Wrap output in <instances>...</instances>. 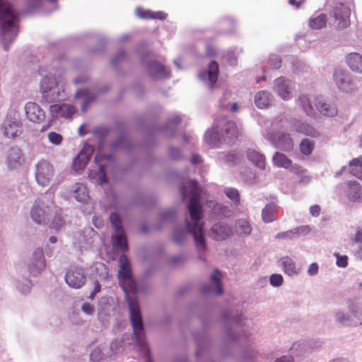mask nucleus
I'll return each mask as SVG.
<instances>
[{
  "instance_id": "f257e3e1",
  "label": "nucleus",
  "mask_w": 362,
  "mask_h": 362,
  "mask_svg": "<svg viewBox=\"0 0 362 362\" xmlns=\"http://www.w3.org/2000/svg\"><path fill=\"white\" fill-rule=\"evenodd\" d=\"M187 189L190 194V200L187 206L191 221L185 219V228H182L178 226L175 227L173 233V240L177 244H181L186 240L188 234H191L193 237L194 242L199 255V258H202V255L207 250L206 245L204 225L201 223L202 217L201 200L204 199L205 191L199 187L196 180H189L187 183V187L182 185L180 187V192L183 199L187 197Z\"/></svg>"
},
{
  "instance_id": "f03ea898",
  "label": "nucleus",
  "mask_w": 362,
  "mask_h": 362,
  "mask_svg": "<svg viewBox=\"0 0 362 362\" xmlns=\"http://www.w3.org/2000/svg\"><path fill=\"white\" fill-rule=\"evenodd\" d=\"M119 269L118 278L120 286L124 291L128 303L130 320L134 329L136 341L141 354L147 358L146 362H151L150 351L143 337L144 327L140 313V308L135 295L138 292L137 284L132 275L130 262L126 255H121L119 259Z\"/></svg>"
},
{
  "instance_id": "7ed1b4c3",
  "label": "nucleus",
  "mask_w": 362,
  "mask_h": 362,
  "mask_svg": "<svg viewBox=\"0 0 362 362\" xmlns=\"http://www.w3.org/2000/svg\"><path fill=\"white\" fill-rule=\"evenodd\" d=\"M240 135V129L233 121L226 119L215 121L213 127L206 132L204 141L212 148L220 146L222 141L230 144Z\"/></svg>"
},
{
  "instance_id": "20e7f679",
  "label": "nucleus",
  "mask_w": 362,
  "mask_h": 362,
  "mask_svg": "<svg viewBox=\"0 0 362 362\" xmlns=\"http://www.w3.org/2000/svg\"><path fill=\"white\" fill-rule=\"evenodd\" d=\"M18 17L13 10L12 5L0 0V29L1 40L5 50L8 49V45L18 34L16 25Z\"/></svg>"
},
{
  "instance_id": "39448f33",
  "label": "nucleus",
  "mask_w": 362,
  "mask_h": 362,
  "mask_svg": "<svg viewBox=\"0 0 362 362\" xmlns=\"http://www.w3.org/2000/svg\"><path fill=\"white\" fill-rule=\"evenodd\" d=\"M39 74L42 78L40 81L41 90H52L55 88H64V71L60 66L59 60L54 61L52 67L40 68Z\"/></svg>"
},
{
  "instance_id": "423d86ee",
  "label": "nucleus",
  "mask_w": 362,
  "mask_h": 362,
  "mask_svg": "<svg viewBox=\"0 0 362 362\" xmlns=\"http://www.w3.org/2000/svg\"><path fill=\"white\" fill-rule=\"evenodd\" d=\"M54 213L55 205L52 200L39 199L35 202L30 209V217L38 225L48 224Z\"/></svg>"
},
{
  "instance_id": "0eeeda50",
  "label": "nucleus",
  "mask_w": 362,
  "mask_h": 362,
  "mask_svg": "<svg viewBox=\"0 0 362 362\" xmlns=\"http://www.w3.org/2000/svg\"><path fill=\"white\" fill-rule=\"evenodd\" d=\"M110 221L114 230V233L112 235V244L113 247L121 251H127L128 250V243L121 217L117 213L113 212L110 215Z\"/></svg>"
},
{
  "instance_id": "6e6552de",
  "label": "nucleus",
  "mask_w": 362,
  "mask_h": 362,
  "mask_svg": "<svg viewBox=\"0 0 362 362\" xmlns=\"http://www.w3.org/2000/svg\"><path fill=\"white\" fill-rule=\"evenodd\" d=\"M100 241L98 234L91 228L76 232L74 235V245L81 251L95 247Z\"/></svg>"
},
{
  "instance_id": "1a4fd4ad",
  "label": "nucleus",
  "mask_w": 362,
  "mask_h": 362,
  "mask_svg": "<svg viewBox=\"0 0 362 362\" xmlns=\"http://www.w3.org/2000/svg\"><path fill=\"white\" fill-rule=\"evenodd\" d=\"M3 135L8 139H15L22 133V123L16 113L8 114L0 127Z\"/></svg>"
},
{
  "instance_id": "9d476101",
  "label": "nucleus",
  "mask_w": 362,
  "mask_h": 362,
  "mask_svg": "<svg viewBox=\"0 0 362 362\" xmlns=\"http://www.w3.org/2000/svg\"><path fill=\"white\" fill-rule=\"evenodd\" d=\"M351 10L343 4L337 6L330 12L332 25L337 30H342L350 25Z\"/></svg>"
},
{
  "instance_id": "9b49d317",
  "label": "nucleus",
  "mask_w": 362,
  "mask_h": 362,
  "mask_svg": "<svg viewBox=\"0 0 362 362\" xmlns=\"http://www.w3.org/2000/svg\"><path fill=\"white\" fill-rule=\"evenodd\" d=\"M54 173L53 166L49 162L42 160L35 165V176L37 183L42 186H47Z\"/></svg>"
},
{
  "instance_id": "f8f14e48",
  "label": "nucleus",
  "mask_w": 362,
  "mask_h": 362,
  "mask_svg": "<svg viewBox=\"0 0 362 362\" xmlns=\"http://www.w3.org/2000/svg\"><path fill=\"white\" fill-rule=\"evenodd\" d=\"M46 267V259L42 248H35L27 263V268L29 273L36 276L40 274Z\"/></svg>"
},
{
  "instance_id": "ddd939ff",
  "label": "nucleus",
  "mask_w": 362,
  "mask_h": 362,
  "mask_svg": "<svg viewBox=\"0 0 362 362\" xmlns=\"http://www.w3.org/2000/svg\"><path fill=\"white\" fill-rule=\"evenodd\" d=\"M112 160V155H103L100 153L96 154L95 157V162L98 165V170H91L88 174V177L93 183L102 185L107 182L105 165L102 164V162L103 160L110 161Z\"/></svg>"
},
{
  "instance_id": "4468645a",
  "label": "nucleus",
  "mask_w": 362,
  "mask_h": 362,
  "mask_svg": "<svg viewBox=\"0 0 362 362\" xmlns=\"http://www.w3.org/2000/svg\"><path fill=\"white\" fill-rule=\"evenodd\" d=\"M64 279L69 286L78 289L84 285L86 281V276L82 267L71 266L67 269Z\"/></svg>"
},
{
  "instance_id": "2eb2a0df",
  "label": "nucleus",
  "mask_w": 362,
  "mask_h": 362,
  "mask_svg": "<svg viewBox=\"0 0 362 362\" xmlns=\"http://www.w3.org/2000/svg\"><path fill=\"white\" fill-rule=\"evenodd\" d=\"M49 112L52 118L71 119L76 114V107L67 103L54 104L49 106Z\"/></svg>"
},
{
  "instance_id": "dca6fc26",
  "label": "nucleus",
  "mask_w": 362,
  "mask_h": 362,
  "mask_svg": "<svg viewBox=\"0 0 362 362\" xmlns=\"http://www.w3.org/2000/svg\"><path fill=\"white\" fill-rule=\"evenodd\" d=\"M219 73L218 64L215 61H211L206 71H202L199 74V79L204 82L209 88H213L217 81Z\"/></svg>"
},
{
  "instance_id": "f3484780",
  "label": "nucleus",
  "mask_w": 362,
  "mask_h": 362,
  "mask_svg": "<svg viewBox=\"0 0 362 362\" xmlns=\"http://www.w3.org/2000/svg\"><path fill=\"white\" fill-rule=\"evenodd\" d=\"M26 118L31 122L41 124L45 122V111L35 103L29 102L25 105Z\"/></svg>"
},
{
  "instance_id": "a211bd4d",
  "label": "nucleus",
  "mask_w": 362,
  "mask_h": 362,
  "mask_svg": "<svg viewBox=\"0 0 362 362\" xmlns=\"http://www.w3.org/2000/svg\"><path fill=\"white\" fill-rule=\"evenodd\" d=\"M23 152L18 146L11 147L6 154V165L10 170H16L23 164Z\"/></svg>"
},
{
  "instance_id": "6ab92c4d",
  "label": "nucleus",
  "mask_w": 362,
  "mask_h": 362,
  "mask_svg": "<svg viewBox=\"0 0 362 362\" xmlns=\"http://www.w3.org/2000/svg\"><path fill=\"white\" fill-rule=\"evenodd\" d=\"M146 68L148 74L153 79H165L170 76V69L156 60L150 62Z\"/></svg>"
},
{
  "instance_id": "aec40b11",
  "label": "nucleus",
  "mask_w": 362,
  "mask_h": 362,
  "mask_svg": "<svg viewBox=\"0 0 362 362\" xmlns=\"http://www.w3.org/2000/svg\"><path fill=\"white\" fill-rule=\"evenodd\" d=\"M93 151V146L86 144L73 162L74 170L78 171L83 169L90 160Z\"/></svg>"
},
{
  "instance_id": "412c9836",
  "label": "nucleus",
  "mask_w": 362,
  "mask_h": 362,
  "mask_svg": "<svg viewBox=\"0 0 362 362\" xmlns=\"http://www.w3.org/2000/svg\"><path fill=\"white\" fill-rule=\"evenodd\" d=\"M232 235L231 228L226 223H218L211 228L210 236L216 241L224 240Z\"/></svg>"
},
{
  "instance_id": "4be33fe9",
  "label": "nucleus",
  "mask_w": 362,
  "mask_h": 362,
  "mask_svg": "<svg viewBox=\"0 0 362 362\" xmlns=\"http://www.w3.org/2000/svg\"><path fill=\"white\" fill-rule=\"evenodd\" d=\"M266 138L269 139L276 148L280 150L289 151L293 148V141L288 134L279 133L275 136L267 134Z\"/></svg>"
},
{
  "instance_id": "5701e85b",
  "label": "nucleus",
  "mask_w": 362,
  "mask_h": 362,
  "mask_svg": "<svg viewBox=\"0 0 362 362\" xmlns=\"http://www.w3.org/2000/svg\"><path fill=\"white\" fill-rule=\"evenodd\" d=\"M334 79L340 90H345L351 88V76L346 69L341 68L337 69L334 74Z\"/></svg>"
},
{
  "instance_id": "b1692460",
  "label": "nucleus",
  "mask_w": 362,
  "mask_h": 362,
  "mask_svg": "<svg viewBox=\"0 0 362 362\" xmlns=\"http://www.w3.org/2000/svg\"><path fill=\"white\" fill-rule=\"evenodd\" d=\"M210 279L211 285H204L202 286V292L206 294L213 292L217 295H221L223 293V290L221 284L220 272L218 269H215Z\"/></svg>"
},
{
  "instance_id": "393cba45",
  "label": "nucleus",
  "mask_w": 362,
  "mask_h": 362,
  "mask_svg": "<svg viewBox=\"0 0 362 362\" xmlns=\"http://www.w3.org/2000/svg\"><path fill=\"white\" fill-rule=\"evenodd\" d=\"M279 262L282 267L285 274L289 276H297L300 274V269L289 256L281 257Z\"/></svg>"
},
{
  "instance_id": "a878e982",
  "label": "nucleus",
  "mask_w": 362,
  "mask_h": 362,
  "mask_svg": "<svg viewBox=\"0 0 362 362\" xmlns=\"http://www.w3.org/2000/svg\"><path fill=\"white\" fill-rule=\"evenodd\" d=\"M322 345V342L319 339H309L303 342H298L293 344L291 349V354H294L296 351L300 350V354L303 352L312 351L319 349Z\"/></svg>"
},
{
  "instance_id": "bb28decb",
  "label": "nucleus",
  "mask_w": 362,
  "mask_h": 362,
  "mask_svg": "<svg viewBox=\"0 0 362 362\" xmlns=\"http://www.w3.org/2000/svg\"><path fill=\"white\" fill-rule=\"evenodd\" d=\"M345 62L352 71L362 74V54L358 52H351L346 56Z\"/></svg>"
},
{
  "instance_id": "cd10ccee",
  "label": "nucleus",
  "mask_w": 362,
  "mask_h": 362,
  "mask_svg": "<svg viewBox=\"0 0 362 362\" xmlns=\"http://www.w3.org/2000/svg\"><path fill=\"white\" fill-rule=\"evenodd\" d=\"M334 320L345 327H355V320L351 313L348 310L345 312L342 310H337L334 313Z\"/></svg>"
},
{
  "instance_id": "c85d7f7f",
  "label": "nucleus",
  "mask_w": 362,
  "mask_h": 362,
  "mask_svg": "<svg viewBox=\"0 0 362 362\" xmlns=\"http://www.w3.org/2000/svg\"><path fill=\"white\" fill-rule=\"evenodd\" d=\"M73 197L77 202H85L89 198L86 186L82 183H76L71 187Z\"/></svg>"
},
{
  "instance_id": "c756f323",
  "label": "nucleus",
  "mask_w": 362,
  "mask_h": 362,
  "mask_svg": "<svg viewBox=\"0 0 362 362\" xmlns=\"http://www.w3.org/2000/svg\"><path fill=\"white\" fill-rule=\"evenodd\" d=\"M278 212V206L274 202L268 203L262 211V221L269 223L275 221V214Z\"/></svg>"
},
{
  "instance_id": "7c9ffc66",
  "label": "nucleus",
  "mask_w": 362,
  "mask_h": 362,
  "mask_svg": "<svg viewBox=\"0 0 362 362\" xmlns=\"http://www.w3.org/2000/svg\"><path fill=\"white\" fill-rule=\"evenodd\" d=\"M273 101L271 92H257L255 95V103L258 108H267Z\"/></svg>"
},
{
  "instance_id": "2f4dec72",
  "label": "nucleus",
  "mask_w": 362,
  "mask_h": 362,
  "mask_svg": "<svg viewBox=\"0 0 362 362\" xmlns=\"http://www.w3.org/2000/svg\"><path fill=\"white\" fill-rule=\"evenodd\" d=\"M97 98L95 92H76L75 98L81 99V110L86 112L88 105L94 102Z\"/></svg>"
},
{
  "instance_id": "473e14b6",
  "label": "nucleus",
  "mask_w": 362,
  "mask_h": 362,
  "mask_svg": "<svg viewBox=\"0 0 362 362\" xmlns=\"http://www.w3.org/2000/svg\"><path fill=\"white\" fill-rule=\"evenodd\" d=\"M247 157L248 160L260 169H264L265 166V158L255 149L249 148L247 151Z\"/></svg>"
},
{
  "instance_id": "72a5a7b5",
  "label": "nucleus",
  "mask_w": 362,
  "mask_h": 362,
  "mask_svg": "<svg viewBox=\"0 0 362 362\" xmlns=\"http://www.w3.org/2000/svg\"><path fill=\"white\" fill-rule=\"evenodd\" d=\"M315 106L318 111L324 116L333 117L337 114V108L333 104L317 100Z\"/></svg>"
},
{
  "instance_id": "f704fd0d",
  "label": "nucleus",
  "mask_w": 362,
  "mask_h": 362,
  "mask_svg": "<svg viewBox=\"0 0 362 362\" xmlns=\"http://www.w3.org/2000/svg\"><path fill=\"white\" fill-rule=\"evenodd\" d=\"M348 309L355 321V327L362 325V305L356 302H349Z\"/></svg>"
},
{
  "instance_id": "c9c22d12",
  "label": "nucleus",
  "mask_w": 362,
  "mask_h": 362,
  "mask_svg": "<svg viewBox=\"0 0 362 362\" xmlns=\"http://www.w3.org/2000/svg\"><path fill=\"white\" fill-rule=\"evenodd\" d=\"M348 199L351 202H356L361 198V189L359 183L356 181L349 182L347 189Z\"/></svg>"
},
{
  "instance_id": "e433bc0d",
  "label": "nucleus",
  "mask_w": 362,
  "mask_h": 362,
  "mask_svg": "<svg viewBox=\"0 0 362 362\" xmlns=\"http://www.w3.org/2000/svg\"><path fill=\"white\" fill-rule=\"evenodd\" d=\"M274 88L276 90H289L295 89V83L289 78L279 77L274 81Z\"/></svg>"
},
{
  "instance_id": "4c0bfd02",
  "label": "nucleus",
  "mask_w": 362,
  "mask_h": 362,
  "mask_svg": "<svg viewBox=\"0 0 362 362\" xmlns=\"http://www.w3.org/2000/svg\"><path fill=\"white\" fill-rule=\"evenodd\" d=\"M236 232L240 235H249L252 232V226L248 220L240 218L235 221Z\"/></svg>"
},
{
  "instance_id": "58836bf2",
  "label": "nucleus",
  "mask_w": 362,
  "mask_h": 362,
  "mask_svg": "<svg viewBox=\"0 0 362 362\" xmlns=\"http://www.w3.org/2000/svg\"><path fill=\"white\" fill-rule=\"evenodd\" d=\"M295 129L299 133L306 136L315 137L318 136V132L311 125L301 122H297L294 125Z\"/></svg>"
},
{
  "instance_id": "ea45409f",
  "label": "nucleus",
  "mask_w": 362,
  "mask_h": 362,
  "mask_svg": "<svg viewBox=\"0 0 362 362\" xmlns=\"http://www.w3.org/2000/svg\"><path fill=\"white\" fill-rule=\"evenodd\" d=\"M349 165L350 173L356 177L362 180V156L352 159Z\"/></svg>"
},
{
  "instance_id": "a19ab883",
  "label": "nucleus",
  "mask_w": 362,
  "mask_h": 362,
  "mask_svg": "<svg viewBox=\"0 0 362 362\" xmlns=\"http://www.w3.org/2000/svg\"><path fill=\"white\" fill-rule=\"evenodd\" d=\"M180 117L178 115H173L168 120L165 126L163 127V131L166 133V134L172 136L175 134L177 127L180 124Z\"/></svg>"
},
{
  "instance_id": "79ce46f5",
  "label": "nucleus",
  "mask_w": 362,
  "mask_h": 362,
  "mask_svg": "<svg viewBox=\"0 0 362 362\" xmlns=\"http://www.w3.org/2000/svg\"><path fill=\"white\" fill-rule=\"evenodd\" d=\"M274 165L279 168H289L291 166V160L288 159L284 154L276 152L272 159Z\"/></svg>"
},
{
  "instance_id": "37998d69",
  "label": "nucleus",
  "mask_w": 362,
  "mask_h": 362,
  "mask_svg": "<svg viewBox=\"0 0 362 362\" xmlns=\"http://www.w3.org/2000/svg\"><path fill=\"white\" fill-rule=\"evenodd\" d=\"M326 23L327 16L323 13L313 16L309 20V25L312 29H321L325 26Z\"/></svg>"
},
{
  "instance_id": "c03bdc74",
  "label": "nucleus",
  "mask_w": 362,
  "mask_h": 362,
  "mask_svg": "<svg viewBox=\"0 0 362 362\" xmlns=\"http://www.w3.org/2000/svg\"><path fill=\"white\" fill-rule=\"evenodd\" d=\"M16 287L23 294L28 293L32 287V282L26 278L18 279L16 281Z\"/></svg>"
},
{
  "instance_id": "a18cd8bd",
  "label": "nucleus",
  "mask_w": 362,
  "mask_h": 362,
  "mask_svg": "<svg viewBox=\"0 0 362 362\" xmlns=\"http://www.w3.org/2000/svg\"><path fill=\"white\" fill-rule=\"evenodd\" d=\"M131 141L127 136L121 135L114 143L112 144L113 150L122 149L127 150L130 148Z\"/></svg>"
},
{
  "instance_id": "49530a36",
  "label": "nucleus",
  "mask_w": 362,
  "mask_h": 362,
  "mask_svg": "<svg viewBox=\"0 0 362 362\" xmlns=\"http://www.w3.org/2000/svg\"><path fill=\"white\" fill-rule=\"evenodd\" d=\"M56 213H54L50 221V226L56 230L60 229L64 223V218L62 216L61 209L55 206Z\"/></svg>"
},
{
  "instance_id": "de8ad7c7",
  "label": "nucleus",
  "mask_w": 362,
  "mask_h": 362,
  "mask_svg": "<svg viewBox=\"0 0 362 362\" xmlns=\"http://www.w3.org/2000/svg\"><path fill=\"white\" fill-rule=\"evenodd\" d=\"M93 271L98 274L100 280L107 279L109 276L108 269L107 266L102 262H96L93 265Z\"/></svg>"
},
{
  "instance_id": "09e8293b",
  "label": "nucleus",
  "mask_w": 362,
  "mask_h": 362,
  "mask_svg": "<svg viewBox=\"0 0 362 362\" xmlns=\"http://www.w3.org/2000/svg\"><path fill=\"white\" fill-rule=\"evenodd\" d=\"M223 317L224 320L229 322L232 324H235L238 326H242L243 325V322L245 319L242 314L232 316L230 314L228 313H225L223 314Z\"/></svg>"
},
{
  "instance_id": "8fccbe9b",
  "label": "nucleus",
  "mask_w": 362,
  "mask_h": 362,
  "mask_svg": "<svg viewBox=\"0 0 362 362\" xmlns=\"http://www.w3.org/2000/svg\"><path fill=\"white\" fill-rule=\"evenodd\" d=\"M281 59L276 54H271L267 61V68L269 69H278L281 66Z\"/></svg>"
},
{
  "instance_id": "3c124183",
  "label": "nucleus",
  "mask_w": 362,
  "mask_h": 362,
  "mask_svg": "<svg viewBox=\"0 0 362 362\" xmlns=\"http://www.w3.org/2000/svg\"><path fill=\"white\" fill-rule=\"evenodd\" d=\"M304 111L308 115H311L313 113V107L311 105L310 101L306 95L302 94L299 96L298 98Z\"/></svg>"
},
{
  "instance_id": "603ef678",
  "label": "nucleus",
  "mask_w": 362,
  "mask_h": 362,
  "mask_svg": "<svg viewBox=\"0 0 362 362\" xmlns=\"http://www.w3.org/2000/svg\"><path fill=\"white\" fill-rule=\"evenodd\" d=\"M225 194L228 199L235 204L240 202V194L238 189L233 187H227L224 190Z\"/></svg>"
},
{
  "instance_id": "864d4df0",
  "label": "nucleus",
  "mask_w": 362,
  "mask_h": 362,
  "mask_svg": "<svg viewBox=\"0 0 362 362\" xmlns=\"http://www.w3.org/2000/svg\"><path fill=\"white\" fill-rule=\"evenodd\" d=\"M313 149V143L308 139H303L300 144V150L305 156L311 154Z\"/></svg>"
},
{
  "instance_id": "5fc2aeb1",
  "label": "nucleus",
  "mask_w": 362,
  "mask_h": 362,
  "mask_svg": "<svg viewBox=\"0 0 362 362\" xmlns=\"http://www.w3.org/2000/svg\"><path fill=\"white\" fill-rule=\"evenodd\" d=\"M296 233V231H294L293 229H291V230H289L287 231L279 233L275 235L274 238L276 240L281 239V240H291L296 238V235H295Z\"/></svg>"
},
{
  "instance_id": "6e6d98bb",
  "label": "nucleus",
  "mask_w": 362,
  "mask_h": 362,
  "mask_svg": "<svg viewBox=\"0 0 362 362\" xmlns=\"http://www.w3.org/2000/svg\"><path fill=\"white\" fill-rule=\"evenodd\" d=\"M47 139L52 144L55 146L61 144L63 141L62 136L55 132H50L48 133Z\"/></svg>"
},
{
  "instance_id": "4d7b16f0",
  "label": "nucleus",
  "mask_w": 362,
  "mask_h": 362,
  "mask_svg": "<svg viewBox=\"0 0 362 362\" xmlns=\"http://www.w3.org/2000/svg\"><path fill=\"white\" fill-rule=\"evenodd\" d=\"M42 99L44 102L51 103L54 102L59 97V92H41Z\"/></svg>"
},
{
  "instance_id": "13d9d810",
  "label": "nucleus",
  "mask_w": 362,
  "mask_h": 362,
  "mask_svg": "<svg viewBox=\"0 0 362 362\" xmlns=\"http://www.w3.org/2000/svg\"><path fill=\"white\" fill-rule=\"evenodd\" d=\"M269 283L274 287H279L284 283V278L281 274H273L269 277Z\"/></svg>"
},
{
  "instance_id": "bf43d9fd",
  "label": "nucleus",
  "mask_w": 362,
  "mask_h": 362,
  "mask_svg": "<svg viewBox=\"0 0 362 362\" xmlns=\"http://www.w3.org/2000/svg\"><path fill=\"white\" fill-rule=\"evenodd\" d=\"M244 182L247 185H254L257 183V177L255 173L252 171H247L242 175Z\"/></svg>"
},
{
  "instance_id": "052dcab7",
  "label": "nucleus",
  "mask_w": 362,
  "mask_h": 362,
  "mask_svg": "<svg viewBox=\"0 0 362 362\" xmlns=\"http://www.w3.org/2000/svg\"><path fill=\"white\" fill-rule=\"evenodd\" d=\"M127 57L126 52L121 49L112 59V64L117 66L119 63L123 62Z\"/></svg>"
},
{
  "instance_id": "680f3d73",
  "label": "nucleus",
  "mask_w": 362,
  "mask_h": 362,
  "mask_svg": "<svg viewBox=\"0 0 362 362\" xmlns=\"http://www.w3.org/2000/svg\"><path fill=\"white\" fill-rule=\"evenodd\" d=\"M136 16L142 19H151L152 18V11L150 10H145L141 8H136Z\"/></svg>"
},
{
  "instance_id": "e2e57ef3",
  "label": "nucleus",
  "mask_w": 362,
  "mask_h": 362,
  "mask_svg": "<svg viewBox=\"0 0 362 362\" xmlns=\"http://www.w3.org/2000/svg\"><path fill=\"white\" fill-rule=\"evenodd\" d=\"M175 217V211L173 209H169L165 211H163L160 214V219L162 221L165 222L167 221H172Z\"/></svg>"
},
{
  "instance_id": "0e129e2a",
  "label": "nucleus",
  "mask_w": 362,
  "mask_h": 362,
  "mask_svg": "<svg viewBox=\"0 0 362 362\" xmlns=\"http://www.w3.org/2000/svg\"><path fill=\"white\" fill-rule=\"evenodd\" d=\"M207 344H208V341L206 339H204L203 341V342H201L198 339H197V348L196 355L198 358H201V357L204 356V355L205 354L206 350L203 346H204Z\"/></svg>"
},
{
  "instance_id": "69168bd1",
  "label": "nucleus",
  "mask_w": 362,
  "mask_h": 362,
  "mask_svg": "<svg viewBox=\"0 0 362 362\" xmlns=\"http://www.w3.org/2000/svg\"><path fill=\"white\" fill-rule=\"evenodd\" d=\"M170 157L173 160H179L182 158V153L180 148L170 146L168 151Z\"/></svg>"
},
{
  "instance_id": "338daca9",
  "label": "nucleus",
  "mask_w": 362,
  "mask_h": 362,
  "mask_svg": "<svg viewBox=\"0 0 362 362\" xmlns=\"http://www.w3.org/2000/svg\"><path fill=\"white\" fill-rule=\"evenodd\" d=\"M103 357V354L98 348L94 349L90 354V358L93 361H100Z\"/></svg>"
},
{
  "instance_id": "774afa93",
  "label": "nucleus",
  "mask_w": 362,
  "mask_h": 362,
  "mask_svg": "<svg viewBox=\"0 0 362 362\" xmlns=\"http://www.w3.org/2000/svg\"><path fill=\"white\" fill-rule=\"evenodd\" d=\"M108 129L106 127H98L94 130V134L95 136L98 137L100 140L104 139L107 134H108Z\"/></svg>"
}]
</instances>
